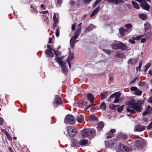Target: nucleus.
I'll return each instance as SVG.
<instances>
[{
    "mask_svg": "<svg viewBox=\"0 0 152 152\" xmlns=\"http://www.w3.org/2000/svg\"><path fill=\"white\" fill-rule=\"evenodd\" d=\"M144 102L143 100H137V101L134 99L131 100L126 107L127 111L131 114L141 112Z\"/></svg>",
    "mask_w": 152,
    "mask_h": 152,
    "instance_id": "obj_1",
    "label": "nucleus"
},
{
    "mask_svg": "<svg viewBox=\"0 0 152 152\" xmlns=\"http://www.w3.org/2000/svg\"><path fill=\"white\" fill-rule=\"evenodd\" d=\"M67 131L69 136L71 137H75L77 132V130L73 126H70L67 127Z\"/></svg>",
    "mask_w": 152,
    "mask_h": 152,
    "instance_id": "obj_2",
    "label": "nucleus"
},
{
    "mask_svg": "<svg viewBox=\"0 0 152 152\" xmlns=\"http://www.w3.org/2000/svg\"><path fill=\"white\" fill-rule=\"evenodd\" d=\"M64 122L66 124H73L75 122V118L72 115H68L65 117Z\"/></svg>",
    "mask_w": 152,
    "mask_h": 152,
    "instance_id": "obj_3",
    "label": "nucleus"
},
{
    "mask_svg": "<svg viewBox=\"0 0 152 152\" xmlns=\"http://www.w3.org/2000/svg\"><path fill=\"white\" fill-rule=\"evenodd\" d=\"M62 104V99L58 95H56L55 97L54 101L53 104L54 106L57 107Z\"/></svg>",
    "mask_w": 152,
    "mask_h": 152,
    "instance_id": "obj_4",
    "label": "nucleus"
},
{
    "mask_svg": "<svg viewBox=\"0 0 152 152\" xmlns=\"http://www.w3.org/2000/svg\"><path fill=\"white\" fill-rule=\"evenodd\" d=\"M146 127L139 124L135 126L134 130L135 132H141L144 130Z\"/></svg>",
    "mask_w": 152,
    "mask_h": 152,
    "instance_id": "obj_5",
    "label": "nucleus"
},
{
    "mask_svg": "<svg viewBox=\"0 0 152 152\" xmlns=\"http://www.w3.org/2000/svg\"><path fill=\"white\" fill-rule=\"evenodd\" d=\"M145 143L144 140L142 138H140V139L135 141V145L138 148H142Z\"/></svg>",
    "mask_w": 152,
    "mask_h": 152,
    "instance_id": "obj_6",
    "label": "nucleus"
},
{
    "mask_svg": "<svg viewBox=\"0 0 152 152\" xmlns=\"http://www.w3.org/2000/svg\"><path fill=\"white\" fill-rule=\"evenodd\" d=\"M130 89L131 91H134V94L137 96H140L142 94V91L136 86L132 87Z\"/></svg>",
    "mask_w": 152,
    "mask_h": 152,
    "instance_id": "obj_7",
    "label": "nucleus"
},
{
    "mask_svg": "<svg viewBox=\"0 0 152 152\" xmlns=\"http://www.w3.org/2000/svg\"><path fill=\"white\" fill-rule=\"evenodd\" d=\"M87 132H88L89 135H88V138L91 140L96 135V132L94 129L89 128V130Z\"/></svg>",
    "mask_w": 152,
    "mask_h": 152,
    "instance_id": "obj_8",
    "label": "nucleus"
},
{
    "mask_svg": "<svg viewBox=\"0 0 152 152\" xmlns=\"http://www.w3.org/2000/svg\"><path fill=\"white\" fill-rule=\"evenodd\" d=\"M64 56H61L60 57H57V58H55V59L56 61L57 62L58 64L61 66H64L66 62H64L62 60L64 58Z\"/></svg>",
    "mask_w": 152,
    "mask_h": 152,
    "instance_id": "obj_9",
    "label": "nucleus"
},
{
    "mask_svg": "<svg viewBox=\"0 0 152 152\" xmlns=\"http://www.w3.org/2000/svg\"><path fill=\"white\" fill-rule=\"evenodd\" d=\"M79 140L77 139H73L72 140V146L74 147V148H76L80 147Z\"/></svg>",
    "mask_w": 152,
    "mask_h": 152,
    "instance_id": "obj_10",
    "label": "nucleus"
},
{
    "mask_svg": "<svg viewBox=\"0 0 152 152\" xmlns=\"http://www.w3.org/2000/svg\"><path fill=\"white\" fill-rule=\"evenodd\" d=\"M140 6L143 9L148 10L150 8V6L148 4V2L145 0L140 4Z\"/></svg>",
    "mask_w": 152,
    "mask_h": 152,
    "instance_id": "obj_11",
    "label": "nucleus"
},
{
    "mask_svg": "<svg viewBox=\"0 0 152 152\" xmlns=\"http://www.w3.org/2000/svg\"><path fill=\"white\" fill-rule=\"evenodd\" d=\"M88 130L89 128H88L82 130L81 133V136L84 138L87 137L88 138V135L90 136L88 132H87V131H88Z\"/></svg>",
    "mask_w": 152,
    "mask_h": 152,
    "instance_id": "obj_12",
    "label": "nucleus"
},
{
    "mask_svg": "<svg viewBox=\"0 0 152 152\" xmlns=\"http://www.w3.org/2000/svg\"><path fill=\"white\" fill-rule=\"evenodd\" d=\"M88 139H80L79 140L80 146L82 147L87 146L88 144Z\"/></svg>",
    "mask_w": 152,
    "mask_h": 152,
    "instance_id": "obj_13",
    "label": "nucleus"
},
{
    "mask_svg": "<svg viewBox=\"0 0 152 152\" xmlns=\"http://www.w3.org/2000/svg\"><path fill=\"white\" fill-rule=\"evenodd\" d=\"M127 48V46L121 42H119L118 49L124 51Z\"/></svg>",
    "mask_w": 152,
    "mask_h": 152,
    "instance_id": "obj_14",
    "label": "nucleus"
},
{
    "mask_svg": "<svg viewBox=\"0 0 152 152\" xmlns=\"http://www.w3.org/2000/svg\"><path fill=\"white\" fill-rule=\"evenodd\" d=\"M115 129H111L109 132H108L107 134V138H110L114 136V133L115 132Z\"/></svg>",
    "mask_w": 152,
    "mask_h": 152,
    "instance_id": "obj_15",
    "label": "nucleus"
},
{
    "mask_svg": "<svg viewBox=\"0 0 152 152\" xmlns=\"http://www.w3.org/2000/svg\"><path fill=\"white\" fill-rule=\"evenodd\" d=\"M53 50H46L45 51V55L48 57H53L54 56V55L52 52Z\"/></svg>",
    "mask_w": 152,
    "mask_h": 152,
    "instance_id": "obj_16",
    "label": "nucleus"
},
{
    "mask_svg": "<svg viewBox=\"0 0 152 152\" xmlns=\"http://www.w3.org/2000/svg\"><path fill=\"white\" fill-rule=\"evenodd\" d=\"M84 117L82 115H79L76 118V121L79 123H81L83 122L84 120Z\"/></svg>",
    "mask_w": 152,
    "mask_h": 152,
    "instance_id": "obj_17",
    "label": "nucleus"
},
{
    "mask_svg": "<svg viewBox=\"0 0 152 152\" xmlns=\"http://www.w3.org/2000/svg\"><path fill=\"white\" fill-rule=\"evenodd\" d=\"M120 34L121 36H124L125 35V33L128 32L129 31L127 29H124L123 28H121L119 29Z\"/></svg>",
    "mask_w": 152,
    "mask_h": 152,
    "instance_id": "obj_18",
    "label": "nucleus"
},
{
    "mask_svg": "<svg viewBox=\"0 0 152 152\" xmlns=\"http://www.w3.org/2000/svg\"><path fill=\"white\" fill-rule=\"evenodd\" d=\"M104 126V123L102 122H100L97 124V130L98 131H100L103 129Z\"/></svg>",
    "mask_w": 152,
    "mask_h": 152,
    "instance_id": "obj_19",
    "label": "nucleus"
},
{
    "mask_svg": "<svg viewBox=\"0 0 152 152\" xmlns=\"http://www.w3.org/2000/svg\"><path fill=\"white\" fill-rule=\"evenodd\" d=\"M87 99L92 103L94 99V96L90 93L87 94Z\"/></svg>",
    "mask_w": 152,
    "mask_h": 152,
    "instance_id": "obj_20",
    "label": "nucleus"
},
{
    "mask_svg": "<svg viewBox=\"0 0 152 152\" xmlns=\"http://www.w3.org/2000/svg\"><path fill=\"white\" fill-rule=\"evenodd\" d=\"M69 4L70 6L72 7H75L76 6H77L79 5V3L77 2H75L73 0L70 1Z\"/></svg>",
    "mask_w": 152,
    "mask_h": 152,
    "instance_id": "obj_21",
    "label": "nucleus"
},
{
    "mask_svg": "<svg viewBox=\"0 0 152 152\" xmlns=\"http://www.w3.org/2000/svg\"><path fill=\"white\" fill-rule=\"evenodd\" d=\"M74 58V56L73 55H69V56L66 62L68 63L69 66H71V64L70 63V61Z\"/></svg>",
    "mask_w": 152,
    "mask_h": 152,
    "instance_id": "obj_22",
    "label": "nucleus"
},
{
    "mask_svg": "<svg viewBox=\"0 0 152 152\" xmlns=\"http://www.w3.org/2000/svg\"><path fill=\"white\" fill-rule=\"evenodd\" d=\"M105 1L115 4H118L121 1V0H105Z\"/></svg>",
    "mask_w": 152,
    "mask_h": 152,
    "instance_id": "obj_23",
    "label": "nucleus"
},
{
    "mask_svg": "<svg viewBox=\"0 0 152 152\" xmlns=\"http://www.w3.org/2000/svg\"><path fill=\"white\" fill-rule=\"evenodd\" d=\"M81 32L80 28H78L75 31L74 35L73 36L75 38H77L79 35L80 34Z\"/></svg>",
    "mask_w": 152,
    "mask_h": 152,
    "instance_id": "obj_24",
    "label": "nucleus"
},
{
    "mask_svg": "<svg viewBox=\"0 0 152 152\" xmlns=\"http://www.w3.org/2000/svg\"><path fill=\"white\" fill-rule=\"evenodd\" d=\"M119 42H116L111 45L112 48L114 49H118Z\"/></svg>",
    "mask_w": 152,
    "mask_h": 152,
    "instance_id": "obj_25",
    "label": "nucleus"
},
{
    "mask_svg": "<svg viewBox=\"0 0 152 152\" xmlns=\"http://www.w3.org/2000/svg\"><path fill=\"white\" fill-rule=\"evenodd\" d=\"M107 92L106 91L101 93L100 94L101 99L102 100L105 99L107 96Z\"/></svg>",
    "mask_w": 152,
    "mask_h": 152,
    "instance_id": "obj_26",
    "label": "nucleus"
},
{
    "mask_svg": "<svg viewBox=\"0 0 152 152\" xmlns=\"http://www.w3.org/2000/svg\"><path fill=\"white\" fill-rule=\"evenodd\" d=\"M94 25L92 24L90 25L88 27L86 28L85 32L86 33L87 32L89 31H90L93 30L94 28Z\"/></svg>",
    "mask_w": 152,
    "mask_h": 152,
    "instance_id": "obj_27",
    "label": "nucleus"
},
{
    "mask_svg": "<svg viewBox=\"0 0 152 152\" xmlns=\"http://www.w3.org/2000/svg\"><path fill=\"white\" fill-rule=\"evenodd\" d=\"M137 59L135 58H130L128 61V63L129 64L134 65L137 62Z\"/></svg>",
    "mask_w": 152,
    "mask_h": 152,
    "instance_id": "obj_28",
    "label": "nucleus"
},
{
    "mask_svg": "<svg viewBox=\"0 0 152 152\" xmlns=\"http://www.w3.org/2000/svg\"><path fill=\"white\" fill-rule=\"evenodd\" d=\"M30 7L31 8V13H36V14L38 13V11L36 7H34L33 5H30Z\"/></svg>",
    "mask_w": 152,
    "mask_h": 152,
    "instance_id": "obj_29",
    "label": "nucleus"
},
{
    "mask_svg": "<svg viewBox=\"0 0 152 152\" xmlns=\"http://www.w3.org/2000/svg\"><path fill=\"white\" fill-rule=\"evenodd\" d=\"M121 95V93L119 92L117 94V96L115 97V99L113 102L114 103L118 102L119 101V97Z\"/></svg>",
    "mask_w": 152,
    "mask_h": 152,
    "instance_id": "obj_30",
    "label": "nucleus"
},
{
    "mask_svg": "<svg viewBox=\"0 0 152 152\" xmlns=\"http://www.w3.org/2000/svg\"><path fill=\"white\" fill-rule=\"evenodd\" d=\"M139 16L140 18L143 20H145L147 18V15L145 14L144 13H142L140 14Z\"/></svg>",
    "mask_w": 152,
    "mask_h": 152,
    "instance_id": "obj_31",
    "label": "nucleus"
},
{
    "mask_svg": "<svg viewBox=\"0 0 152 152\" xmlns=\"http://www.w3.org/2000/svg\"><path fill=\"white\" fill-rule=\"evenodd\" d=\"M119 92H115V93H113L112 95H111L110 96V98L108 99V101L109 102L111 101V99L113 98H115V97L117 96V94H118Z\"/></svg>",
    "mask_w": 152,
    "mask_h": 152,
    "instance_id": "obj_32",
    "label": "nucleus"
},
{
    "mask_svg": "<svg viewBox=\"0 0 152 152\" xmlns=\"http://www.w3.org/2000/svg\"><path fill=\"white\" fill-rule=\"evenodd\" d=\"M89 119L91 121H97L98 120V118L94 115H90Z\"/></svg>",
    "mask_w": 152,
    "mask_h": 152,
    "instance_id": "obj_33",
    "label": "nucleus"
},
{
    "mask_svg": "<svg viewBox=\"0 0 152 152\" xmlns=\"http://www.w3.org/2000/svg\"><path fill=\"white\" fill-rule=\"evenodd\" d=\"M106 105L104 102H103L102 103L100 107L99 108V109H101L102 110H106Z\"/></svg>",
    "mask_w": 152,
    "mask_h": 152,
    "instance_id": "obj_34",
    "label": "nucleus"
},
{
    "mask_svg": "<svg viewBox=\"0 0 152 152\" xmlns=\"http://www.w3.org/2000/svg\"><path fill=\"white\" fill-rule=\"evenodd\" d=\"M132 4L134 7L137 9H139L140 8L138 4L136 2L134 1H132Z\"/></svg>",
    "mask_w": 152,
    "mask_h": 152,
    "instance_id": "obj_35",
    "label": "nucleus"
},
{
    "mask_svg": "<svg viewBox=\"0 0 152 152\" xmlns=\"http://www.w3.org/2000/svg\"><path fill=\"white\" fill-rule=\"evenodd\" d=\"M54 52V53L55 55V58L59 57L58 56L61 55V52L58 51L57 50H53Z\"/></svg>",
    "mask_w": 152,
    "mask_h": 152,
    "instance_id": "obj_36",
    "label": "nucleus"
},
{
    "mask_svg": "<svg viewBox=\"0 0 152 152\" xmlns=\"http://www.w3.org/2000/svg\"><path fill=\"white\" fill-rule=\"evenodd\" d=\"M125 27L128 29V31H131L132 30V25L129 23H128L125 25Z\"/></svg>",
    "mask_w": 152,
    "mask_h": 152,
    "instance_id": "obj_37",
    "label": "nucleus"
},
{
    "mask_svg": "<svg viewBox=\"0 0 152 152\" xmlns=\"http://www.w3.org/2000/svg\"><path fill=\"white\" fill-rule=\"evenodd\" d=\"M113 142L111 141H109L108 142L105 141V144L106 146L110 147L112 146Z\"/></svg>",
    "mask_w": 152,
    "mask_h": 152,
    "instance_id": "obj_38",
    "label": "nucleus"
},
{
    "mask_svg": "<svg viewBox=\"0 0 152 152\" xmlns=\"http://www.w3.org/2000/svg\"><path fill=\"white\" fill-rule=\"evenodd\" d=\"M149 113V114H151L152 113V108L150 106H148L146 110Z\"/></svg>",
    "mask_w": 152,
    "mask_h": 152,
    "instance_id": "obj_39",
    "label": "nucleus"
},
{
    "mask_svg": "<svg viewBox=\"0 0 152 152\" xmlns=\"http://www.w3.org/2000/svg\"><path fill=\"white\" fill-rule=\"evenodd\" d=\"M62 71L65 75H66L68 73V71L66 67H61Z\"/></svg>",
    "mask_w": 152,
    "mask_h": 152,
    "instance_id": "obj_40",
    "label": "nucleus"
},
{
    "mask_svg": "<svg viewBox=\"0 0 152 152\" xmlns=\"http://www.w3.org/2000/svg\"><path fill=\"white\" fill-rule=\"evenodd\" d=\"M143 37V35H138L137 37H132V39H135L137 40H139L142 37Z\"/></svg>",
    "mask_w": 152,
    "mask_h": 152,
    "instance_id": "obj_41",
    "label": "nucleus"
},
{
    "mask_svg": "<svg viewBox=\"0 0 152 152\" xmlns=\"http://www.w3.org/2000/svg\"><path fill=\"white\" fill-rule=\"evenodd\" d=\"M124 105H123L118 107L117 109V111L119 113H121L123 110L124 108Z\"/></svg>",
    "mask_w": 152,
    "mask_h": 152,
    "instance_id": "obj_42",
    "label": "nucleus"
},
{
    "mask_svg": "<svg viewBox=\"0 0 152 152\" xmlns=\"http://www.w3.org/2000/svg\"><path fill=\"white\" fill-rule=\"evenodd\" d=\"M128 138V136L126 135L123 134L122 135V138L125 141H126Z\"/></svg>",
    "mask_w": 152,
    "mask_h": 152,
    "instance_id": "obj_43",
    "label": "nucleus"
},
{
    "mask_svg": "<svg viewBox=\"0 0 152 152\" xmlns=\"http://www.w3.org/2000/svg\"><path fill=\"white\" fill-rule=\"evenodd\" d=\"M129 147L127 146H123V150L126 152H128L129 151Z\"/></svg>",
    "mask_w": 152,
    "mask_h": 152,
    "instance_id": "obj_44",
    "label": "nucleus"
},
{
    "mask_svg": "<svg viewBox=\"0 0 152 152\" xmlns=\"http://www.w3.org/2000/svg\"><path fill=\"white\" fill-rule=\"evenodd\" d=\"M60 29V28L58 27V28H57L56 31V35L57 37H58L59 35V30Z\"/></svg>",
    "mask_w": 152,
    "mask_h": 152,
    "instance_id": "obj_45",
    "label": "nucleus"
},
{
    "mask_svg": "<svg viewBox=\"0 0 152 152\" xmlns=\"http://www.w3.org/2000/svg\"><path fill=\"white\" fill-rule=\"evenodd\" d=\"M53 19L54 23H58V19L56 18V14H54L53 16Z\"/></svg>",
    "mask_w": 152,
    "mask_h": 152,
    "instance_id": "obj_46",
    "label": "nucleus"
},
{
    "mask_svg": "<svg viewBox=\"0 0 152 152\" xmlns=\"http://www.w3.org/2000/svg\"><path fill=\"white\" fill-rule=\"evenodd\" d=\"M103 51L108 54L111 53V51L109 50L103 49Z\"/></svg>",
    "mask_w": 152,
    "mask_h": 152,
    "instance_id": "obj_47",
    "label": "nucleus"
},
{
    "mask_svg": "<svg viewBox=\"0 0 152 152\" xmlns=\"http://www.w3.org/2000/svg\"><path fill=\"white\" fill-rule=\"evenodd\" d=\"M138 78H139V77L138 76H137V77L136 78H134V79L133 80H132L130 83V84H132V83H134L136 81V80H137ZM139 80V79H138V80Z\"/></svg>",
    "mask_w": 152,
    "mask_h": 152,
    "instance_id": "obj_48",
    "label": "nucleus"
},
{
    "mask_svg": "<svg viewBox=\"0 0 152 152\" xmlns=\"http://www.w3.org/2000/svg\"><path fill=\"white\" fill-rule=\"evenodd\" d=\"M122 55V54L117 53L115 56V58H120L121 57Z\"/></svg>",
    "mask_w": 152,
    "mask_h": 152,
    "instance_id": "obj_49",
    "label": "nucleus"
},
{
    "mask_svg": "<svg viewBox=\"0 0 152 152\" xmlns=\"http://www.w3.org/2000/svg\"><path fill=\"white\" fill-rule=\"evenodd\" d=\"M76 24L75 23L73 24L72 26V29L73 31L75 30Z\"/></svg>",
    "mask_w": 152,
    "mask_h": 152,
    "instance_id": "obj_50",
    "label": "nucleus"
},
{
    "mask_svg": "<svg viewBox=\"0 0 152 152\" xmlns=\"http://www.w3.org/2000/svg\"><path fill=\"white\" fill-rule=\"evenodd\" d=\"M76 39V38H75V37L72 36L70 39V41L75 43Z\"/></svg>",
    "mask_w": 152,
    "mask_h": 152,
    "instance_id": "obj_51",
    "label": "nucleus"
},
{
    "mask_svg": "<svg viewBox=\"0 0 152 152\" xmlns=\"http://www.w3.org/2000/svg\"><path fill=\"white\" fill-rule=\"evenodd\" d=\"M92 0H84V2L85 4H89Z\"/></svg>",
    "mask_w": 152,
    "mask_h": 152,
    "instance_id": "obj_52",
    "label": "nucleus"
},
{
    "mask_svg": "<svg viewBox=\"0 0 152 152\" xmlns=\"http://www.w3.org/2000/svg\"><path fill=\"white\" fill-rule=\"evenodd\" d=\"M134 40V39H129V41L131 44H134L135 42V41Z\"/></svg>",
    "mask_w": 152,
    "mask_h": 152,
    "instance_id": "obj_53",
    "label": "nucleus"
},
{
    "mask_svg": "<svg viewBox=\"0 0 152 152\" xmlns=\"http://www.w3.org/2000/svg\"><path fill=\"white\" fill-rule=\"evenodd\" d=\"M96 14H97V13L94 10L91 14L90 17H92L96 15Z\"/></svg>",
    "mask_w": 152,
    "mask_h": 152,
    "instance_id": "obj_54",
    "label": "nucleus"
},
{
    "mask_svg": "<svg viewBox=\"0 0 152 152\" xmlns=\"http://www.w3.org/2000/svg\"><path fill=\"white\" fill-rule=\"evenodd\" d=\"M100 9V6H98L94 10L97 13Z\"/></svg>",
    "mask_w": 152,
    "mask_h": 152,
    "instance_id": "obj_55",
    "label": "nucleus"
},
{
    "mask_svg": "<svg viewBox=\"0 0 152 152\" xmlns=\"http://www.w3.org/2000/svg\"><path fill=\"white\" fill-rule=\"evenodd\" d=\"M100 9V6H98L94 10L97 13Z\"/></svg>",
    "mask_w": 152,
    "mask_h": 152,
    "instance_id": "obj_56",
    "label": "nucleus"
},
{
    "mask_svg": "<svg viewBox=\"0 0 152 152\" xmlns=\"http://www.w3.org/2000/svg\"><path fill=\"white\" fill-rule=\"evenodd\" d=\"M42 16L43 17V19L44 21L47 20L48 18L47 16H45L44 15H43Z\"/></svg>",
    "mask_w": 152,
    "mask_h": 152,
    "instance_id": "obj_57",
    "label": "nucleus"
},
{
    "mask_svg": "<svg viewBox=\"0 0 152 152\" xmlns=\"http://www.w3.org/2000/svg\"><path fill=\"white\" fill-rule=\"evenodd\" d=\"M145 83L144 82L139 81L138 83V84L139 85L143 86L145 85Z\"/></svg>",
    "mask_w": 152,
    "mask_h": 152,
    "instance_id": "obj_58",
    "label": "nucleus"
},
{
    "mask_svg": "<svg viewBox=\"0 0 152 152\" xmlns=\"http://www.w3.org/2000/svg\"><path fill=\"white\" fill-rule=\"evenodd\" d=\"M148 102L152 103V96L150 98H149L148 100Z\"/></svg>",
    "mask_w": 152,
    "mask_h": 152,
    "instance_id": "obj_59",
    "label": "nucleus"
},
{
    "mask_svg": "<svg viewBox=\"0 0 152 152\" xmlns=\"http://www.w3.org/2000/svg\"><path fill=\"white\" fill-rule=\"evenodd\" d=\"M152 128V122L147 126V128L150 129Z\"/></svg>",
    "mask_w": 152,
    "mask_h": 152,
    "instance_id": "obj_60",
    "label": "nucleus"
},
{
    "mask_svg": "<svg viewBox=\"0 0 152 152\" xmlns=\"http://www.w3.org/2000/svg\"><path fill=\"white\" fill-rule=\"evenodd\" d=\"M148 114H149L145 110V111L143 112L142 115L143 116H145Z\"/></svg>",
    "mask_w": 152,
    "mask_h": 152,
    "instance_id": "obj_61",
    "label": "nucleus"
},
{
    "mask_svg": "<svg viewBox=\"0 0 152 152\" xmlns=\"http://www.w3.org/2000/svg\"><path fill=\"white\" fill-rule=\"evenodd\" d=\"M39 13H40L41 14H45L46 13H48V10L43 11H40Z\"/></svg>",
    "mask_w": 152,
    "mask_h": 152,
    "instance_id": "obj_62",
    "label": "nucleus"
},
{
    "mask_svg": "<svg viewBox=\"0 0 152 152\" xmlns=\"http://www.w3.org/2000/svg\"><path fill=\"white\" fill-rule=\"evenodd\" d=\"M4 120L2 118L0 117V125H2L3 123Z\"/></svg>",
    "mask_w": 152,
    "mask_h": 152,
    "instance_id": "obj_63",
    "label": "nucleus"
},
{
    "mask_svg": "<svg viewBox=\"0 0 152 152\" xmlns=\"http://www.w3.org/2000/svg\"><path fill=\"white\" fill-rule=\"evenodd\" d=\"M143 121L145 122H148V119L147 118L144 117L143 118Z\"/></svg>",
    "mask_w": 152,
    "mask_h": 152,
    "instance_id": "obj_64",
    "label": "nucleus"
}]
</instances>
